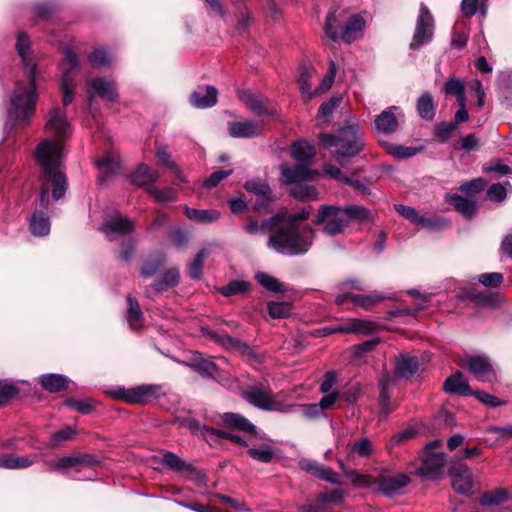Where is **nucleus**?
Instances as JSON below:
<instances>
[{
    "label": "nucleus",
    "mask_w": 512,
    "mask_h": 512,
    "mask_svg": "<svg viewBox=\"0 0 512 512\" xmlns=\"http://www.w3.org/2000/svg\"><path fill=\"white\" fill-rule=\"evenodd\" d=\"M31 41L29 35L20 31L17 34L15 49L21 58L28 82L17 81L10 97L9 115L19 126L30 122L36 111L38 101L36 75L37 64L29 55Z\"/></svg>",
    "instance_id": "1"
},
{
    "label": "nucleus",
    "mask_w": 512,
    "mask_h": 512,
    "mask_svg": "<svg viewBox=\"0 0 512 512\" xmlns=\"http://www.w3.org/2000/svg\"><path fill=\"white\" fill-rule=\"evenodd\" d=\"M61 145L50 140L41 141L35 149V161L40 168L39 180L41 185L52 187V198L59 201L65 197L68 189V179L60 169L56 154L60 153Z\"/></svg>",
    "instance_id": "2"
},
{
    "label": "nucleus",
    "mask_w": 512,
    "mask_h": 512,
    "mask_svg": "<svg viewBox=\"0 0 512 512\" xmlns=\"http://www.w3.org/2000/svg\"><path fill=\"white\" fill-rule=\"evenodd\" d=\"M318 138L323 148L336 147V155L341 158L357 156L365 148L364 132L358 124L343 125L336 134L321 133Z\"/></svg>",
    "instance_id": "3"
},
{
    "label": "nucleus",
    "mask_w": 512,
    "mask_h": 512,
    "mask_svg": "<svg viewBox=\"0 0 512 512\" xmlns=\"http://www.w3.org/2000/svg\"><path fill=\"white\" fill-rule=\"evenodd\" d=\"M312 211L311 205L290 208V255L304 254L311 247L314 230L306 221Z\"/></svg>",
    "instance_id": "4"
},
{
    "label": "nucleus",
    "mask_w": 512,
    "mask_h": 512,
    "mask_svg": "<svg viewBox=\"0 0 512 512\" xmlns=\"http://www.w3.org/2000/svg\"><path fill=\"white\" fill-rule=\"evenodd\" d=\"M443 442L441 440H433L428 442L420 455V466H416L414 462L409 464L411 474L421 478L422 480L436 481L442 479L445 473L447 456L443 451H436L441 448Z\"/></svg>",
    "instance_id": "5"
},
{
    "label": "nucleus",
    "mask_w": 512,
    "mask_h": 512,
    "mask_svg": "<svg viewBox=\"0 0 512 512\" xmlns=\"http://www.w3.org/2000/svg\"><path fill=\"white\" fill-rule=\"evenodd\" d=\"M352 484L362 488H372L374 492L392 496L397 491L407 486L410 483V478L407 474L398 473L390 475L387 473H380L378 476L373 477L367 474H360L357 471L346 472Z\"/></svg>",
    "instance_id": "6"
},
{
    "label": "nucleus",
    "mask_w": 512,
    "mask_h": 512,
    "mask_svg": "<svg viewBox=\"0 0 512 512\" xmlns=\"http://www.w3.org/2000/svg\"><path fill=\"white\" fill-rule=\"evenodd\" d=\"M249 234H256L259 230L271 233L269 245L278 251L288 249V218L287 212H281L262 221L261 225L256 219H250L244 227Z\"/></svg>",
    "instance_id": "7"
},
{
    "label": "nucleus",
    "mask_w": 512,
    "mask_h": 512,
    "mask_svg": "<svg viewBox=\"0 0 512 512\" xmlns=\"http://www.w3.org/2000/svg\"><path fill=\"white\" fill-rule=\"evenodd\" d=\"M64 60L60 65L62 72L61 88L63 91L62 104L64 109L69 106L75 95V82L74 76L79 70V57L72 50V48L66 46L63 50Z\"/></svg>",
    "instance_id": "8"
},
{
    "label": "nucleus",
    "mask_w": 512,
    "mask_h": 512,
    "mask_svg": "<svg viewBox=\"0 0 512 512\" xmlns=\"http://www.w3.org/2000/svg\"><path fill=\"white\" fill-rule=\"evenodd\" d=\"M342 207L337 205H322L313 220L316 226L323 225V233L335 236L342 233L348 227V221L342 214Z\"/></svg>",
    "instance_id": "9"
},
{
    "label": "nucleus",
    "mask_w": 512,
    "mask_h": 512,
    "mask_svg": "<svg viewBox=\"0 0 512 512\" xmlns=\"http://www.w3.org/2000/svg\"><path fill=\"white\" fill-rule=\"evenodd\" d=\"M434 17L425 3L420 4L419 15L409 48L419 50L423 45L430 43L434 36Z\"/></svg>",
    "instance_id": "10"
},
{
    "label": "nucleus",
    "mask_w": 512,
    "mask_h": 512,
    "mask_svg": "<svg viewBox=\"0 0 512 512\" xmlns=\"http://www.w3.org/2000/svg\"><path fill=\"white\" fill-rule=\"evenodd\" d=\"M161 387L156 384H142L133 388H119L114 392L115 398L130 404L146 405L154 402Z\"/></svg>",
    "instance_id": "11"
},
{
    "label": "nucleus",
    "mask_w": 512,
    "mask_h": 512,
    "mask_svg": "<svg viewBox=\"0 0 512 512\" xmlns=\"http://www.w3.org/2000/svg\"><path fill=\"white\" fill-rule=\"evenodd\" d=\"M224 426L229 430L219 429L216 439H228L241 446H247L248 443L241 436L233 433L232 431H242L251 436H257L256 426L248 422L246 418H225Z\"/></svg>",
    "instance_id": "12"
},
{
    "label": "nucleus",
    "mask_w": 512,
    "mask_h": 512,
    "mask_svg": "<svg viewBox=\"0 0 512 512\" xmlns=\"http://www.w3.org/2000/svg\"><path fill=\"white\" fill-rule=\"evenodd\" d=\"M452 488L459 494L468 495L473 487V476L466 464L460 459H453L449 468Z\"/></svg>",
    "instance_id": "13"
},
{
    "label": "nucleus",
    "mask_w": 512,
    "mask_h": 512,
    "mask_svg": "<svg viewBox=\"0 0 512 512\" xmlns=\"http://www.w3.org/2000/svg\"><path fill=\"white\" fill-rule=\"evenodd\" d=\"M341 406L337 392L325 393L318 403L290 405V414L301 416H320L334 405Z\"/></svg>",
    "instance_id": "14"
},
{
    "label": "nucleus",
    "mask_w": 512,
    "mask_h": 512,
    "mask_svg": "<svg viewBox=\"0 0 512 512\" xmlns=\"http://www.w3.org/2000/svg\"><path fill=\"white\" fill-rule=\"evenodd\" d=\"M458 365L463 369H468L479 381L490 382L495 378L494 369L486 357L466 356Z\"/></svg>",
    "instance_id": "15"
},
{
    "label": "nucleus",
    "mask_w": 512,
    "mask_h": 512,
    "mask_svg": "<svg viewBox=\"0 0 512 512\" xmlns=\"http://www.w3.org/2000/svg\"><path fill=\"white\" fill-rule=\"evenodd\" d=\"M207 336L225 349L238 352L248 359H255L257 357L256 353L247 343L231 337L226 331L209 330Z\"/></svg>",
    "instance_id": "16"
},
{
    "label": "nucleus",
    "mask_w": 512,
    "mask_h": 512,
    "mask_svg": "<svg viewBox=\"0 0 512 512\" xmlns=\"http://www.w3.org/2000/svg\"><path fill=\"white\" fill-rule=\"evenodd\" d=\"M47 464L52 471L65 472L67 469L76 468L79 472L84 468H94L98 464V459L89 454H82L49 460Z\"/></svg>",
    "instance_id": "17"
},
{
    "label": "nucleus",
    "mask_w": 512,
    "mask_h": 512,
    "mask_svg": "<svg viewBox=\"0 0 512 512\" xmlns=\"http://www.w3.org/2000/svg\"><path fill=\"white\" fill-rule=\"evenodd\" d=\"M26 395L18 382L0 379V409L17 405Z\"/></svg>",
    "instance_id": "18"
},
{
    "label": "nucleus",
    "mask_w": 512,
    "mask_h": 512,
    "mask_svg": "<svg viewBox=\"0 0 512 512\" xmlns=\"http://www.w3.org/2000/svg\"><path fill=\"white\" fill-rule=\"evenodd\" d=\"M218 90L211 85H200L189 96L190 104L198 109L211 108L217 103Z\"/></svg>",
    "instance_id": "19"
},
{
    "label": "nucleus",
    "mask_w": 512,
    "mask_h": 512,
    "mask_svg": "<svg viewBox=\"0 0 512 512\" xmlns=\"http://www.w3.org/2000/svg\"><path fill=\"white\" fill-rule=\"evenodd\" d=\"M430 433L431 429L428 425L424 422H416L394 434L388 442V447L398 446L417 437L429 435Z\"/></svg>",
    "instance_id": "20"
},
{
    "label": "nucleus",
    "mask_w": 512,
    "mask_h": 512,
    "mask_svg": "<svg viewBox=\"0 0 512 512\" xmlns=\"http://www.w3.org/2000/svg\"><path fill=\"white\" fill-rule=\"evenodd\" d=\"M46 128L53 131L58 140L65 139L70 129L66 110L64 108L54 107L49 113Z\"/></svg>",
    "instance_id": "21"
},
{
    "label": "nucleus",
    "mask_w": 512,
    "mask_h": 512,
    "mask_svg": "<svg viewBox=\"0 0 512 512\" xmlns=\"http://www.w3.org/2000/svg\"><path fill=\"white\" fill-rule=\"evenodd\" d=\"M346 18L345 12L338 9L328 12L323 30L330 40L337 42L341 39Z\"/></svg>",
    "instance_id": "22"
},
{
    "label": "nucleus",
    "mask_w": 512,
    "mask_h": 512,
    "mask_svg": "<svg viewBox=\"0 0 512 512\" xmlns=\"http://www.w3.org/2000/svg\"><path fill=\"white\" fill-rule=\"evenodd\" d=\"M243 396L255 407L264 410H277V402L262 387L252 386L243 392Z\"/></svg>",
    "instance_id": "23"
},
{
    "label": "nucleus",
    "mask_w": 512,
    "mask_h": 512,
    "mask_svg": "<svg viewBox=\"0 0 512 512\" xmlns=\"http://www.w3.org/2000/svg\"><path fill=\"white\" fill-rule=\"evenodd\" d=\"M443 390L446 393L458 396H472L474 393L461 371H456L446 378L443 383Z\"/></svg>",
    "instance_id": "24"
},
{
    "label": "nucleus",
    "mask_w": 512,
    "mask_h": 512,
    "mask_svg": "<svg viewBox=\"0 0 512 512\" xmlns=\"http://www.w3.org/2000/svg\"><path fill=\"white\" fill-rule=\"evenodd\" d=\"M300 468L315 477L332 483V484H338V475L329 467H325L319 463H317L314 460L310 459H302L299 462Z\"/></svg>",
    "instance_id": "25"
},
{
    "label": "nucleus",
    "mask_w": 512,
    "mask_h": 512,
    "mask_svg": "<svg viewBox=\"0 0 512 512\" xmlns=\"http://www.w3.org/2000/svg\"><path fill=\"white\" fill-rule=\"evenodd\" d=\"M365 27L364 19L358 14H352L346 18L341 40L350 44L355 40L359 39L363 35Z\"/></svg>",
    "instance_id": "26"
},
{
    "label": "nucleus",
    "mask_w": 512,
    "mask_h": 512,
    "mask_svg": "<svg viewBox=\"0 0 512 512\" xmlns=\"http://www.w3.org/2000/svg\"><path fill=\"white\" fill-rule=\"evenodd\" d=\"M229 135L234 138H253L262 132L261 125L255 121H233L228 126Z\"/></svg>",
    "instance_id": "27"
},
{
    "label": "nucleus",
    "mask_w": 512,
    "mask_h": 512,
    "mask_svg": "<svg viewBox=\"0 0 512 512\" xmlns=\"http://www.w3.org/2000/svg\"><path fill=\"white\" fill-rule=\"evenodd\" d=\"M419 358L406 353L399 354L395 360L394 373L399 378L409 379L419 370Z\"/></svg>",
    "instance_id": "28"
},
{
    "label": "nucleus",
    "mask_w": 512,
    "mask_h": 512,
    "mask_svg": "<svg viewBox=\"0 0 512 512\" xmlns=\"http://www.w3.org/2000/svg\"><path fill=\"white\" fill-rule=\"evenodd\" d=\"M312 165L313 163H297L290 167V186L296 182H314L318 180L321 173L312 169Z\"/></svg>",
    "instance_id": "29"
},
{
    "label": "nucleus",
    "mask_w": 512,
    "mask_h": 512,
    "mask_svg": "<svg viewBox=\"0 0 512 512\" xmlns=\"http://www.w3.org/2000/svg\"><path fill=\"white\" fill-rule=\"evenodd\" d=\"M290 156L298 163H314L316 149L308 141L300 139L290 144Z\"/></svg>",
    "instance_id": "30"
},
{
    "label": "nucleus",
    "mask_w": 512,
    "mask_h": 512,
    "mask_svg": "<svg viewBox=\"0 0 512 512\" xmlns=\"http://www.w3.org/2000/svg\"><path fill=\"white\" fill-rule=\"evenodd\" d=\"M446 202L454 207L464 218L471 219L476 214L478 207L474 200L458 194H448Z\"/></svg>",
    "instance_id": "31"
},
{
    "label": "nucleus",
    "mask_w": 512,
    "mask_h": 512,
    "mask_svg": "<svg viewBox=\"0 0 512 512\" xmlns=\"http://www.w3.org/2000/svg\"><path fill=\"white\" fill-rule=\"evenodd\" d=\"M100 230L106 234L109 241H114L113 234L127 235L134 230V224L127 218H116L106 221Z\"/></svg>",
    "instance_id": "32"
},
{
    "label": "nucleus",
    "mask_w": 512,
    "mask_h": 512,
    "mask_svg": "<svg viewBox=\"0 0 512 512\" xmlns=\"http://www.w3.org/2000/svg\"><path fill=\"white\" fill-rule=\"evenodd\" d=\"M188 366L202 377L210 379H215L219 372L217 364L210 359L203 358L200 353L193 356Z\"/></svg>",
    "instance_id": "33"
},
{
    "label": "nucleus",
    "mask_w": 512,
    "mask_h": 512,
    "mask_svg": "<svg viewBox=\"0 0 512 512\" xmlns=\"http://www.w3.org/2000/svg\"><path fill=\"white\" fill-rule=\"evenodd\" d=\"M467 297L476 305L494 309L499 308L504 302V297L499 292L471 291Z\"/></svg>",
    "instance_id": "34"
},
{
    "label": "nucleus",
    "mask_w": 512,
    "mask_h": 512,
    "mask_svg": "<svg viewBox=\"0 0 512 512\" xmlns=\"http://www.w3.org/2000/svg\"><path fill=\"white\" fill-rule=\"evenodd\" d=\"M314 72L311 64L303 62L299 67V73L296 83L299 86L304 102H308L314 98V91L311 90L310 78Z\"/></svg>",
    "instance_id": "35"
},
{
    "label": "nucleus",
    "mask_w": 512,
    "mask_h": 512,
    "mask_svg": "<svg viewBox=\"0 0 512 512\" xmlns=\"http://www.w3.org/2000/svg\"><path fill=\"white\" fill-rule=\"evenodd\" d=\"M378 329V325L375 322L362 320V319H351L347 323L339 326V333H355L359 335H371L374 334Z\"/></svg>",
    "instance_id": "36"
},
{
    "label": "nucleus",
    "mask_w": 512,
    "mask_h": 512,
    "mask_svg": "<svg viewBox=\"0 0 512 512\" xmlns=\"http://www.w3.org/2000/svg\"><path fill=\"white\" fill-rule=\"evenodd\" d=\"M238 96L247 108H249L255 115L262 116L268 113L267 98L256 95L250 90L239 92Z\"/></svg>",
    "instance_id": "37"
},
{
    "label": "nucleus",
    "mask_w": 512,
    "mask_h": 512,
    "mask_svg": "<svg viewBox=\"0 0 512 512\" xmlns=\"http://www.w3.org/2000/svg\"><path fill=\"white\" fill-rule=\"evenodd\" d=\"M160 175L157 171L151 170V168L142 163L137 169L130 175V181L132 184L144 188L150 187L149 184L158 181Z\"/></svg>",
    "instance_id": "38"
},
{
    "label": "nucleus",
    "mask_w": 512,
    "mask_h": 512,
    "mask_svg": "<svg viewBox=\"0 0 512 512\" xmlns=\"http://www.w3.org/2000/svg\"><path fill=\"white\" fill-rule=\"evenodd\" d=\"M41 387L50 393H58L65 391L69 385V379L56 373L43 374L39 377Z\"/></svg>",
    "instance_id": "39"
},
{
    "label": "nucleus",
    "mask_w": 512,
    "mask_h": 512,
    "mask_svg": "<svg viewBox=\"0 0 512 512\" xmlns=\"http://www.w3.org/2000/svg\"><path fill=\"white\" fill-rule=\"evenodd\" d=\"M91 88L94 93L109 102H116L119 94L113 82L97 77L91 81Z\"/></svg>",
    "instance_id": "40"
},
{
    "label": "nucleus",
    "mask_w": 512,
    "mask_h": 512,
    "mask_svg": "<svg viewBox=\"0 0 512 512\" xmlns=\"http://www.w3.org/2000/svg\"><path fill=\"white\" fill-rule=\"evenodd\" d=\"M126 301L128 304L126 319L131 329L139 330L142 327L144 314L141 310L139 301L132 297L130 294L127 295Z\"/></svg>",
    "instance_id": "41"
},
{
    "label": "nucleus",
    "mask_w": 512,
    "mask_h": 512,
    "mask_svg": "<svg viewBox=\"0 0 512 512\" xmlns=\"http://www.w3.org/2000/svg\"><path fill=\"white\" fill-rule=\"evenodd\" d=\"M179 426H186L193 434L204 438L206 441H215L219 429L202 425L195 418H184Z\"/></svg>",
    "instance_id": "42"
},
{
    "label": "nucleus",
    "mask_w": 512,
    "mask_h": 512,
    "mask_svg": "<svg viewBox=\"0 0 512 512\" xmlns=\"http://www.w3.org/2000/svg\"><path fill=\"white\" fill-rule=\"evenodd\" d=\"M394 108L395 107H389L385 109L374 121L376 128L387 135L394 133L398 127V120L392 112Z\"/></svg>",
    "instance_id": "43"
},
{
    "label": "nucleus",
    "mask_w": 512,
    "mask_h": 512,
    "mask_svg": "<svg viewBox=\"0 0 512 512\" xmlns=\"http://www.w3.org/2000/svg\"><path fill=\"white\" fill-rule=\"evenodd\" d=\"M64 405L72 411H75L79 414H90V413H100V410L97 407L100 405L97 401L92 398H83V399H75L69 398L64 402Z\"/></svg>",
    "instance_id": "44"
},
{
    "label": "nucleus",
    "mask_w": 512,
    "mask_h": 512,
    "mask_svg": "<svg viewBox=\"0 0 512 512\" xmlns=\"http://www.w3.org/2000/svg\"><path fill=\"white\" fill-rule=\"evenodd\" d=\"M416 110L418 115L426 120L431 121L436 114V103L430 92H424L417 99Z\"/></svg>",
    "instance_id": "45"
},
{
    "label": "nucleus",
    "mask_w": 512,
    "mask_h": 512,
    "mask_svg": "<svg viewBox=\"0 0 512 512\" xmlns=\"http://www.w3.org/2000/svg\"><path fill=\"white\" fill-rule=\"evenodd\" d=\"M180 282V272L177 267H172L166 270L160 278L156 279L152 287L156 292L167 290L168 288L176 287Z\"/></svg>",
    "instance_id": "46"
},
{
    "label": "nucleus",
    "mask_w": 512,
    "mask_h": 512,
    "mask_svg": "<svg viewBox=\"0 0 512 512\" xmlns=\"http://www.w3.org/2000/svg\"><path fill=\"white\" fill-rule=\"evenodd\" d=\"M290 196L302 202L316 200L318 191L316 187L309 182L294 183L290 186Z\"/></svg>",
    "instance_id": "47"
},
{
    "label": "nucleus",
    "mask_w": 512,
    "mask_h": 512,
    "mask_svg": "<svg viewBox=\"0 0 512 512\" xmlns=\"http://www.w3.org/2000/svg\"><path fill=\"white\" fill-rule=\"evenodd\" d=\"M184 214L188 219L201 224L215 222L219 219L220 216V213L214 209H195L189 208L188 206L184 207Z\"/></svg>",
    "instance_id": "48"
},
{
    "label": "nucleus",
    "mask_w": 512,
    "mask_h": 512,
    "mask_svg": "<svg viewBox=\"0 0 512 512\" xmlns=\"http://www.w3.org/2000/svg\"><path fill=\"white\" fill-rule=\"evenodd\" d=\"M37 457L33 456H16L3 455L0 456V468L5 469H23L35 463Z\"/></svg>",
    "instance_id": "49"
},
{
    "label": "nucleus",
    "mask_w": 512,
    "mask_h": 512,
    "mask_svg": "<svg viewBox=\"0 0 512 512\" xmlns=\"http://www.w3.org/2000/svg\"><path fill=\"white\" fill-rule=\"evenodd\" d=\"M30 231L35 236H45L50 231L49 218L43 211H34L30 219Z\"/></svg>",
    "instance_id": "50"
},
{
    "label": "nucleus",
    "mask_w": 512,
    "mask_h": 512,
    "mask_svg": "<svg viewBox=\"0 0 512 512\" xmlns=\"http://www.w3.org/2000/svg\"><path fill=\"white\" fill-rule=\"evenodd\" d=\"M342 214L347 219V221H357L360 223H366L371 220L370 211L361 205H347L342 207Z\"/></svg>",
    "instance_id": "51"
},
{
    "label": "nucleus",
    "mask_w": 512,
    "mask_h": 512,
    "mask_svg": "<svg viewBox=\"0 0 512 512\" xmlns=\"http://www.w3.org/2000/svg\"><path fill=\"white\" fill-rule=\"evenodd\" d=\"M166 263V256L162 253H157L149 257L143 262L140 269V275L144 278L154 276Z\"/></svg>",
    "instance_id": "52"
},
{
    "label": "nucleus",
    "mask_w": 512,
    "mask_h": 512,
    "mask_svg": "<svg viewBox=\"0 0 512 512\" xmlns=\"http://www.w3.org/2000/svg\"><path fill=\"white\" fill-rule=\"evenodd\" d=\"M374 453L372 442L364 437L350 445L348 459L353 460L356 456L360 458H369Z\"/></svg>",
    "instance_id": "53"
},
{
    "label": "nucleus",
    "mask_w": 512,
    "mask_h": 512,
    "mask_svg": "<svg viewBox=\"0 0 512 512\" xmlns=\"http://www.w3.org/2000/svg\"><path fill=\"white\" fill-rule=\"evenodd\" d=\"M254 278L258 284H260L269 292L284 293L286 291V288L283 283H281L277 278L265 272H257Z\"/></svg>",
    "instance_id": "54"
},
{
    "label": "nucleus",
    "mask_w": 512,
    "mask_h": 512,
    "mask_svg": "<svg viewBox=\"0 0 512 512\" xmlns=\"http://www.w3.org/2000/svg\"><path fill=\"white\" fill-rule=\"evenodd\" d=\"M209 251L201 249L197 252L193 261L189 264L187 274L192 280H200L203 276L204 260L208 257Z\"/></svg>",
    "instance_id": "55"
},
{
    "label": "nucleus",
    "mask_w": 512,
    "mask_h": 512,
    "mask_svg": "<svg viewBox=\"0 0 512 512\" xmlns=\"http://www.w3.org/2000/svg\"><path fill=\"white\" fill-rule=\"evenodd\" d=\"M342 102L341 95L332 96L329 100L324 101L317 112V119L319 121H323L325 123L330 122L331 115L336 107H338Z\"/></svg>",
    "instance_id": "56"
},
{
    "label": "nucleus",
    "mask_w": 512,
    "mask_h": 512,
    "mask_svg": "<svg viewBox=\"0 0 512 512\" xmlns=\"http://www.w3.org/2000/svg\"><path fill=\"white\" fill-rule=\"evenodd\" d=\"M385 296L379 292L374 291L369 295L365 294H353L351 301L358 306L363 307L365 310H370L377 303L383 301Z\"/></svg>",
    "instance_id": "57"
},
{
    "label": "nucleus",
    "mask_w": 512,
    "mask_h": 512,
    "mask_svg": "<svg viewBox=\"0 0 512 512\" xmlns=\"http://www.w3.org/2000/svg\"><path fill=\"white\" fill-rule=\"evenodd\" d=\"M33 11L38 20L47 21L59 11V5L54 1L40 2L34 5Z\"/></svg>",
    "instance_id": "58"
},
{
    "label": "nucleus",
    "mask_w": 512,
    "mask_h": 512,
    "mask_svg": "<svg viewBox=\"0 0 512 512\" xmlns=\"http://www.w3.org/2000/svg\"><path fill=\"white\" fill-rule=\"evenodd\" d=\"M339 395L341 406L344 404H353L355 403L360 394L361 387L357 382L347 384L341 391L337 392Z\"/></svg>",
    "instance_id": "59"
},
{
    "label": "nucleus",
    "mask_w": 512,
    "mask_h": 512,
    "mask_svg": "<svg viewBox=\"0 0 512 512\" xmlns=\"http://www.w3.org/2000/svg\"><path fill=\"white\" fill-rule=\"evenodd\" d=\"M168 239L177 250H184L190 242L188 231L181 227L170 229Z\"/></svg>",
    "instance_id": "60"
},
{
    "label": "nucleus",
    "mask_w": 512,
    "mask_h": 512,
    "mask_svg": "<svg viewBox=\"0 0 512 512\" xmlns=\"http://www.w3.org/2000/svg\"><path fill=\"white\" fill-rule=\"evenodd\" d=\"M250 289V283L244 280H232L227 285L218 288V292L224 297L246 293Z\"/></svg>",
    "instance_id": "61"
},
{
    "label": "nucleus",
    "mask_w": 512,
    "mask_h": 512,
    "mask_svg": "<svg viewBox=\"0 0 512 512\" xmlns=\"http://www.w3.org/2000/svg\"><path fill=\"white\" fill-rule=\"evenodd\" d=\"M458 126L453 122H439L434 126L433 135L440 143H446Z\"/></svg>",
    "instance_id": "62"
},
{
    "label": "nucleus",
    "mask_w": 512,
    "mask_h": 512,
    "mask_svg": "<svg viewBox=\"0 0 512 512\" xmlns=\"http://www.w3.org/2000/svg\"><path fill=\"white\" fill-rule=\"evenodd\" d=\"M508 498V494L504 489L498 488L490 492L484 493L480 498V504L484 507L497 506L504 503Z\"/></svg>",
    "instance_id": "63"
},
{
    "label": "nucleus",
    "mask_w": 512,
    "mask_h": 512,
    "mask_svg": "<svg viewBox=\"0 0 512 512\" xmlns=\"http://www.w3.org/2000/svg\"><path fill=\"white\" fill-rule=\"evenodd\" d=\"M244 188L247 192L257 195L258 197L273 195L269 185L260 179H251L245 182Z\"/></svg>",
    "instance_id": "64"
}]
</instances>
